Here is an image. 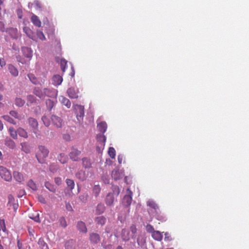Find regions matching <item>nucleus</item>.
<instances>
[{
    "mask_svg": "<svg viewBox=\"0 0 249 249\" xmlns=\"http://www.w3.org/2000/svg\"><path fill=\"white\" fill-rule=\"evenodd\" d=\"M38 151L36 154V157L40 163H44L45 159L48 156L49 149L45 146L39 145L37 147Z\"/></svg>",
    "mask_w": 249,
    "mask_h": 249,
    "instance_id": "obj_1",
    "label": "nucleus"
},
{
    "mask_svg": "<svg viewBox=\"0 0 249 249\" xmlns=\"http://www.w3.org/2000/svg\"><path fill=\"white\" fill-rule=\"evenodd\" d=\"M76 118L79 122L83 120L84 116V107L80 105H74L73 106Z\"/></svg>",
    "mask_w": 249,
    "mask_h": 249,
    "instance_id": "obj_2",
    "label": "nucleus"
},
{
    "mask_svg": "<svg viewBox=\"0 0 249 249\" xmlns=\"http://www.w3.org/2000/svg\"><path fill=\"white\" fill-rule=\"evenodd\" d=\"M132 191L128 188L126 194L124 196L122 200V204L124 207L127 208L130 205L132 200Z\"/></svg>",
    "mask_w": 249,
    "mask_h": 249,
    "instance_id": "obj_3",
    "label": "nucleus"
},
{
    "mask_svg": "<svg viewBox=\"0 0 249 249\" xmlns=\"http://www.w3.org/2000/svg\"><path fill=\"white\" fill-rule=\"evenodd\" d=\"M81 153V151L78 150L77 148L72 146L71 149V151L69 154V156L71 160L74 161L80 160L79 156Z\"/></svg>",
    "mask_w": 249,
    "mask_h": 249,
    "instance_id": "obj_4",
    "label": "nucleus"
},
{
    "mask_svg": "<svg viewBox=\"0 0 249 249\" xmlns=\"http://www.w3.org/2000/svg\"><path fill=\"white\" fill-rule=\"evenodd\" d=\"M51 120L53 125L57 128H60L62 127L64 124L63 119L60 117L53 114L51 116Z\"/></svg>",
    "mask_w": 249,
    "mask_h": 249,
    "instance_id": "obj_5",
    "label": "nucleus"
},
{
    "mask_svg": "<svg viewBox=\"0 0 249 249\" xmlns=\"http://www.w3.org/2000/svg\"><path fill=\"white\" fill-rule=\"evenodd\" d=\"M0 176L2 178L6 181L12 180V177L10 172L3 166H0Z\"/></svg>",
    "mask_w": 249,
    "mask_h": 249,
    "instance_id": "obj_6",
    "label": "nucleus"
},
{
    "mask_svg": "<svg viewBox=\"0 0 249 249\" xmlns=\"http://www.w3.org/2000/svg\"><path fill=\"white\" fill-rule=\"evenodd\" d=\"M117 197L114 196L113 194L108 193L105 198V203L108 206H112L114 205V202L117 201Z\"/></svg>",
    "mask_w": 249,
    "mask_h": 249,
    "instance_id": "obj_7",
    "label": "nucleus"
},
{
    "mask_svg": "<svg viewBox=\"0 0 249 249\" xmlns=\"http://www.w3.org/2000/svg\"><path fill=\"white\" fill-rule=\"evenodd\" d=\"M67 93L70 98L76 99L78 97V89L74 87L69 88Z\"/></svg>",
    "mask_w": 249,
    "mask_h": 249,
    "instance_id": "obj_8",
    "label": "nucleus"
},
{
    "mask_svg": "<svg viewBox=\"0 0 249 249\" xmlns=\"http://www.w3.org/2000/svg\"><path fill=\"white\" fill-rule=\"evenodd\" d=\"M21 51L23 55L26 58L31 59L33 56V51L32 49L28 47H22L21 48Z\"/></svg>",
    "mask_w": 249,
    "mask_h": 249,
    "instance_id": "obj_9",
    "label": "nucleus"
},
{
    "mask_svg": "<svg viewBox=\"0 0 249 249\" xmlns=\"http://www.w3.org/2000/svg\"><path fill=\"white\" fill-rule=\"evenodd\" d=\"M100 236L99 234L92 232L89 234V240L92 244H97L100 241Z\"/></svg>",
    "mask_w": 249,
    "mask_h": 249,
    "instance_id": "obj_10",
    "label": "nucleus"
},
{
    "mask_svg": "<svg viewBox=\"0 0 249 249\" xmlns=\"http://www.w3.org/2000/svg\"><path fill=\"white\" fill-rule=\"evenodd\" d=\"M21 150L26 154H29L31 152L32 147L27 142H23L20 143Z\"/></svg>",
    "mask_w": 249,
    "mask_h": 249,
    "instance_id": "obj_11",
    "label": "nucleus"
},
{
    "mask_svg": "<svg viewBox=\"0 0 249 249\" xmlns=\"http://www.w3.org/2000/svg\"><path fill=\"white\" fill-rule=\"evenodd\" d=\"M57 103L56 99L52 100L50 99H48L46 100V105L47 107V109L51 111L53 108L55 106L56 103Z\"/></svg>",
    "mask_w": 249,
    "mask_h": 249,
    "instance_id": "obj_12",
    "label": "nucleus"
},
{
    "mask_svg": "<svg viewBox=\"0 0 249 249\" xmlns=\"http://www.w3.org/2000/svg\"><path fill=\"white\" fill-rule=\"evenodd\" d=\"M4 144L9 148L13 149L16 147L15 142L9 137H6L4 140Z\"/></svg>",
    "mask_w": 249,
    "mask_h": 249,
    "instance_id": "obj_13",
    "label": "nucleus"
},
{
    "mask_svg": "<svg viewBox=\"0 0 249 249\" xmlns=\"http://www.w3.org/2000/svg\"><path fill=\"white\" fill-rule=\"evenodd\" d=\"M14 178L18 182L21 183L24 180L23 175L18 171L13 172Z\"/></svg>",
    "mask_w": 249,
    "mask_h": 249,
    "instance_id": "obj_14",
    "label": "nucleus"
},
{
    "mask_svg": "<svg viewBox=\"0 0 249 249\" xmlns=\"http://www.w3.org/2000/svg\"><path fill=\"white\" fill-rule=\"evenodd\" d=\"M28 123L30 125V126L34 129L36 130L38 128V122L36 120V119L32 118L30 117L28 119Z\"/></svg>",
    "mask_w": 249,
    "mask_h": 249,
    "instance_id": "obj_15",
    "label": "nucleus"
},
{
    "mask_svg": "<svg viewBox=\"0 0 249 249\" xmlns=\"http://www.w3.org/2000/svg\"><path fill=\"white\" fill-rule=\"evenodd\" d=\"M123 176L122 173L119 170L115 169L112 171L111 177L115 180L120 179Z\"/></svg>",
    "mask_w": 249,
    "mask_h": 249,
    "instance_id": "obj_16",
    "label": "nucleus"
},
{
    "mask_svg": "<svg viewBox=\"0 0 249 249\" xmlns=\"http://www.w3.org/2000/svg\"><path fill=\"white\" fill-rule=\"evenodd\" d=\"M63 81L62 77L59 75H54L52 77V83L57 86L60 85Z\"/></svg>",
    "mask_w": 249,
    "mask_h": 249,
    "instance_id": "obj_17",
    "label": "nucleus"
},
{
    "mask_svg": "<svg viewBox=\"0 0 249 249\" xmlns=\"http://www.w3.org/2000/svg\"><path fill=\"white\" fill-rule=\"evenodd\" d=\"M77 229L80 232L86 233L87 232V228L85 223L81 221H78L76 225Z\"/></svg>",
    "mask_w": 249,
    "mask_h": 249,
    "instance_id": "obj_18",
    "label": "nucleus"
},
{
    "mask_svg": "<svg viewBox=\"0 0 249 249\" xmlns=\"http://www.w3.org/2000/svg\"><path fill=\"white\" fill-rule=\"evenodd\" d=\"M121 237L123 241H128L130 239L129 231L125 229H123L121 231Z\"/></svg>",
    "mask_w": 249,
    "mask_h": 249,
    "instance_id": "obj_19",
    "label": "nucleus"
},
{
    "mask_svg": "<svg viewBox=\"0 0 249 249\" xmlns=\"http://www.w3.org/2000/svg\"><path fill=\"white\" fill-rule=\"evenodd\" d=\"M23 32L26 35L33 40H36V37L34 32L28 27H24L23 29Z\"/></svg>",
    "mask_w": 249,
    "mask_h": 249,
    "instance_id": "obj_20",
    "label": "nucleus"
},
{
    "mask_svg": "<svg viewBox=\"0 0 249 249\" xmlns=\"http://www.w3.org/2000/svg\"><path fill=\"white\" fill-rule=\"evenodd\" d=\"M59 101L62 104L68 108H70L71 107V103L69 99L66 97L61 96L59 97Z\"/></svg>",
    "mask_w": 249,
    "mask_h": 249,
    "instance_id": "obj_21",
    "label": "nucleus"
},
{
    "mask_svg": "<svg viewBox=\"0 0 249 249\" xmlns=\"http://www.w3.org/2000/svg\"><path fill=\"white\" fill-rule=\"evenodd\" d=\"M97 127L101 133L104 134L107 130V124L105 122H101L97 124Z\"/></svg>",
    "mask_w": 249,
    "mask_h": 249,
    "instance_id": "obj_22",
    "label": "nucleus"
},
{
    "mask_svg": "<svg viewBox=\"0 0 249 249\" xmlns=\"http://www.w3.org/2000/svg\"><path fill=\"white\" fill-rule=\"evenodd\" d=\"M57 159L62 164L66 163L69 160L68 156L64 153L59 154L58 155Z\"/></svg>",
    "mask_w": 249,
    "mask_h": 249,
    "instance_id": "obj_23",
    "label": "nucleus"
},
{
    "mask_svg": "<svg viewBox=\"0 0 249 249\" xmlns=\"http://www.w3.org/2000/svg\"><path fill=\"white\" fill-rule=\"evenodd\" d=\"M33 93L39 98H43V90L39 87H35L33 91Z\"/></svg>",
    "mask_w": 249,
    "mask_h": 249,
    "instance_id": "obj_24",
    "label": "nucleus"
},
{
    "mask_svg": "<svg viewBox=\"0 0 249 249\" xmlns=\"http://www.w3.org/2000/svg\"><path fill=\"white\" fill-rule=\"evenodd\" d=\"M32 23L36 27H40L41 26V21L38 17L35 15H33L31 18Z\"/></svg>",
    "mask_w": 249,
    "mask_h": 249,
    "instance_id": "obj_25",
    "label": "nucleus"
},
{
    "mask_svg": "<svg viewBox=\"0 0 249 249\" xmlns=\"http://www.w3.org/2000/svg\"><path fill=\"white\" fill-rule=\"evenodd\" d=\"M107 221L106 218L104 216H100L95 218V221L98 225L103 226L105 224Z\"/></svg>",
    "mask_w": 249,
    "mask_h": 249,
    "instance_id": "obj_26",
    "label": "nucleus"
},
{
    "mask_svg": "<svg viewBox=\"0 0 249 249\" xmlns=\"http://www.w3.org/2000/svg\"><path fill=\"white\" fill-rule=\"evenodd\" d=\"M96 139L98 142L101 143V145L105 146L106 141V137L104 134L100 133L97 135Z\"/></svg>",
    "mask_w": 249,
    "mask_h": 249,
    "instance_id": "obj_27",
    "label": "nucleus"
},
{
    "mask_svg": "<svg viewBox=\"0 0 249 249\" xmlns=\"http://www.w3.org/2000/svg\"><path fill=\"white\" fill-rule=\"evenodd\" d=\"M75 177L81 181H84L86 179V176L85 172L82 170L78 171L75 174Z\"/></svg>",
    "mask_w": 249,
    "mask_h": 249,
    "instance_id": "obj_28",
    "label": "nucleus"
},
{
    "mask_svg": "<svg viewBox=\"0 0 249 249\" xmlns=\"http://www.w3.org/2000/svg\"><path fill=\"white\" fill-rule=\"evenodd\" d=\"M105 210L106 207L105 206L104 204L102 203H100L97 205L96 207V213L97 214H101L104 212Z\"/></svg>",
    "mask_w": 249,
    "mask_h": 249,
    "instance_id": "obj_29",
    "label": "nucleus"
},
{
    "mask_svg": "<svg viewBox=\"0 0 249 249\" xmlns=\"http://www.w3.org/2000/svg\"><path fill=\"white\" fill-rule=\"evenodd\" d=\"M83 166L85 168H89L91 166L90 160L88 158H84L82 159Z\"/></svg>",
    "mask_w": 249,
    "mask_h": 249,
    "instance_id": "obj_30",
    "label": "nucleus"
},
{
    "mask_svg": "<svg viewBox=\"0 0 249 249\" xmlns=\"http://www.w3.org/2000/svg\"><path fill=\"white\" fill-rule=\"evenodd\" d=\"M18 134L20 137L24 138H27L28 137L27 132L22 127H18Z\"/></svg>",
    "mask_w": 249,
    "mask_h": 249,
    "instance_id": "obj_31",
    "label": "nucleus"
},
{
    "mask_svg": "<svg viewBox=\"0 0 249 249\" xmlns=\"http://www.w3.org/2000/svg\"><path fill=\"white\" fill-rule=\"evenodd\" d=\"M9 132L10 136L14 139H18V129L16 130L14 127H10L9 128Z\"/></svg>",
    "mask_w": 249,
    "mask_h": 249,
    "instance_id": "obj_32",
    "label": "nucleus"
},
{
    "mask_svg": "<svg viewBox=\"0 0 249 249\" xmlns=\"http://www.w3.org/2000/svg\"><path fill=\"white\" fill-rule=\"evenodd\" d=\"M27 105H28V103H30V104H33V103H36L37 101H38L36 99V98L33 95L30 94L27 95Z\"/></svg>",
    "mask_w": 249,
    "mask_h": 249,
    "instance_id": "obj_33",
    "label": "nucleus"
},
{
    "mask_svg": "<svg viewBox=\"0 0 249 249\" xmlns=\"http://www.w3.org/2000/svg\"><path fill=\"white\" fill-rule=\"evenodd\" d=\"M152 237L156 240L161 241L162 239V235L161 233L158 231H155L152 234Z\"/></svg>",
    "mask_w": 249,
    "mask_h": 249,
    "instance_id": "obj_34",
    "label": "nucleus"
},
{
    "mask_svg": "<svg viewBox=\"0 0 249 249\" xmlns=\"http://www.w3.org/2000/svg\"><path fill=\"white\" fill-rule=\"evenodd\" d=\"M8 70L11 74L14 76H17L18 75V71L13 65H9L8 66Z\"/></svg>",
    "mask_w": 249,
    "mask_h": 249,
    "instance_id": "obj_35",
    "label": "nucleus"
},
{
    "mask_svg": "<svg viewBox=\"0 0 249 249\" xmlns=\"http://www.w3.org/2000/svg\"><path fill=\"white\" fill-rule=\"evenodd\" d=\"M28 78L30 81L34 85H37L39 83V82L37 79V78L35 76V75L33 73H29L27 75Z\"/></svg>",
    "mask_w": 249,
    "mask_h": 249,
    "instance_id": "obj_36",
    "label": "nucleus"
},
{
    "mask_svg": "<svg viewBox=\"0 0 249 249\" xmlns=\"http://www.w3.org/2000/svg\"><path fill=\"white\" fill-rule=\"evenodd\" d=\"M43 98L45 96H47L48 97H52L54 95V93L53 91L48 88H44L43 89Z\"/></svg>",
    "mask_w": 249,
    "mask_h": 249,
    "instance_id": "obj_37",
    "label": "nucleus"
},
{
    "mask_svg": "<svg viewBox=\"0 0 249 249\" xmlns=\"http://www.w3.org/2000/svg\"><path fill=\"white\" fill-rule=\"evenodd\" d=\"M147 205L151 208L154 209L156 212H157L158 210H159V207L157 204L152 200H148L147 202Z\"/></svg>",
    "mask_w": 249,
    "mask_h": 249,
    "instance_id": "obj_38",
    "label": "nucleus"
},
{
    "mask_svg": "<svg viewBox=\"0 0 249 249\" xmlns=\"http://www.w3.org/2000/svg\"><path fill=\"white\" fill-rule=\"evenodd\" d=\"M88 192H85L79 196V199L82 202L86 203L89 198Z\"/></svg>",
    "mask_w": 249,
    "mask_h": 249,
    "instance_id": "obj_39",
    "label": "nucleus"
},
{
    "mask_svg": "<svg viewBox=\"0 0 249 249\" xmlns=\"http://www.w3.org/2000/svg\"><path fill=\"white\" fill-rule=\"evenodd\" d=\"M45 187L48 189L50 191L52 192H55L56 190V187L55 186L49 182H46L45 183Z\"/></svg>",
    "mask_w": 249,
    "mask_h": 249,
    "instance_id": "obj_40",
    "label": "nucleus"
},
{
    "mask_svg": "<svg viewBox=\"0 0 249 249\" xmlns=\"http://www.w3.org/2000/svg\"><path fill=\"white\" fill-rule=\"evenodd\" d=\"M38 244L42 249H48L47 244L44 242L43 238H40L38 241Z\"/></svg>",
    "mask_w": 249,
    "mask_h": 249,
    "instance_id": "obj_41",
    "label": "nucleus"
},
{
    "mask_svg": "<svg viewBox=\"0 0 249 249\" xmlns=\"http://www.w3.org/2000/svg\"><path fill=\"white\" fill-rule=\"evenodd\" d=\"M112 192V194H114V196L117 197L120 193V189L117 185H112L111 187Z\"/></svg>",
    "mask_w": 249,
    "mask_h": 249,
    "instance_id": "obj_42",
    "label": "nucleus"
},
{
    "mask_svg": "<svg viewBox=\"0 0 249 249\" xmlns=\"http://www.w3.org/2000/svg\"><path fill=\"white\" fill-rule=\"evenodd\" d=\"M27 186L33 191H36L37 188L36 184L32 179H30L27 182Z\"/></svg>",
    "mask_w": 249,
    "mask_h": 249,
    "instance_id": "obj_43",
    "label": "nucleus"
},
{
    "mask_svg": "<svg viewBox=\"0 0 249 249\" xmlns=\"http://www.w3.org/2000/svg\"><path fill=\"white\" fill-rule=\"evenodd\" d=\"M15 104L17 106L21 107L23 106L25 104V101L20 98H16L15 101Z\"/></svg>",
    "mask_w": 249,
    "mask_h": 249,
    "instance_id": "obj_44",
    "label": "nucleus"
},
{
    "mask_svg": "<svg viewBox=\"0 0 249 249\" xmlns=\"http://www.w3.org/2000/svg\"><path fill=\"white\" fill-rule=\"evenodd\" d=\"M66 183L71 191L74 188L75 184L72 179H67L66 180Z\"/></svg>",
    "mask_w": 249,
    "mask_h": 249,
    "instance_id": "obj_45",
    "label": "nucleus"
},
{
    "mask_svg": "<svg viewBox=\"0 0 249 249\" xmlns=\"http://www.w3.org/2000/svg\"><path fill=\"white\" fill-rule=\"evenodd\" d=\"M93 193L94 194L95 197H97L100 194L101 188L98 185H95L93 187Z\"/></svg>",
    "mask_w": 249,
    "mask_h": 249,
    "instance_id": "obj_46",
    "label": "nucleus"
},
{
    "mask_svg": "<svg viewBox=\"0 0 249 249\" xmlns=\"http://www.w3.org/2000/svg\"><path fill=\"white\" fill-rule=\"evenodd\" d=\"M41 120L43 123V124L46 127H49L50 125V121L46 116L43 115L41 118Z\"/></svg>",
    "mask_w": 249,
    "mask_h": 249,
    "instance_id": "obj_47",
    "label": "nucleus"
},
{
    "mask_svg": "<svg viewBox=\"0 0 249 249\" xmlns=\"http://www.w3.org/2000/svg\"><path fill=\"white\" fill-rule=\"evenodd\" d=\"M59 223L60 225L64 228H65L67 226L66 219L63 216H61L59 218Z\"/></svg>",
    "mask_w": 249,
    "mask_h": 249,
    "instance_id": "obj_48",
    "label": "nucleus"
},
{
    "mask_svg": "<svg viewBox=\"0 0 249 249\" xmlns=\"http://www.w3.org/2000/svg\"><path fill=\"white\" fill-rule=\"evenodd\" d=\"M108 153L111 158L114 159L115 158L116 154H115V150L112 147H110L108 149Z\"/></svg>",
    "mask_w": 249,
    "mask_h": 249,
    "instance_id": "obj_49",
    "label": "nucleus"
},
{
    "mask_svg": "<svg viewBox=\"0 0 249 249\" xmlns=\"http://www.w3.org/2000/svg\"><path fill=\"white\" fill-rule=\"evenodd\" d=\"M130 230L132 233L131 238H134L135 237V234L137 232V229L135 225H132L130 227Z\"/></svg>",
    "mask_w": 249,
    "mask_h": 249,
    "instance_id": "obj_50",
    "label": "nucleus"
},
{
    "mask_svg": "<svg viewBox=\"0 0 249 249\" xmlns=\"http://www.w3.org/2000/svg\"><path fill=\"white\" fill-rule=\"evenodd\" d=\"M8 202L7 203V206L11 207V205L15 203V199L12 195H9L8 196Z\"/></svg>",
    "mask_w": 249,
    "mask_h": 249,
    "instance_id": "obj_51",
    "label": "nucleus"
},
{
    "mask_svg": "<svg viewBox=\"0 0 249 249\" xmlns=\"http://www.w3.org/2000/svg\"><path fill=\"white\" fill-rule=\"evenodd\" d=\"M2 118L8 122L12 124H16V122L15 120L12 119L11 117H10L9 115H4L2 116Z\"/></svg>",
    "mask_w": 249,
    "mask_h": 249,
    "instance_id": "obj_52",
    "label": "nucleus"
},
{
    "mask_svg": "<svg viewBox=\"0 0 249 249\" xmlns=\"http://www.w3.org/2000/svg\"><path fill=\"white\" fill-rule=\"evenodd\" d=\"M36 35H37L38 38H39L40 40H46V37H45L43 33L41 31L37 30L36 31Z\"/></svg>",
    "mask_w": 249,
    "mask_h": 249,
    "instance_id": "obj_53",
    "label": "nucleus"
},
{
    "mask_svg": "<svg viewBox=\"0 0 249 249\" xmlns=\"http://www.w3.org/2000/svg\"><path fill=\"white\" fill-rule=\"evenodd\" d=\"M102 179L105 184H108L110 182V178L108 175H104L102 177Z\"/></svg>",
    "mask_w": 249,
    "mask_h": 249,
    "instance_id": "obj_54",
    "label": "nucleus"
},
{
    "mask_svg": "<svg viewBox=\"0 0 249 249\" xmlns=\"http://www.w3.org/2000/svg\"><path fill=\"white\" fill-rule=\"evenodd\" d=\"M146 230L148 232L152 233V234L153 233V232H154L155 231L154 230L153 227L152 225H151L150 224H147L146 225Z\"/></svg>",
    "mask_w": 249,
    "mask_h": 249,
    "instance_id": "obj_55",
    "label": "nucleus"
},
{
    "mask_svg": "<svg viewBox=\"0 0 249 249\" xmlns=\"http://www.w3.org/2000/svg\"><path fill=\"white\" fill-rule=\"evenodd\" d=\"M66 65H67V61H66L65 59L61 60V68L63 71H65Z\"/></svg>",
    "mask_w": 249,
    "mask_h": 249,
    "instance_id": "obj_56",
    "label": "nucleus"
},
{
    "mask_svg": "<svg viewBox=\"0 0 249 249\" xmlns=\"http://www.w3.org/2000/svg\"><path fill=\"white\" fill-rule=\"evenodd\" d=\"M38 200L42 204H46V201L45 199V198L42 196V195H38Z\"/></svg>",
    "mask_w": 249,
    "mask_h": 249,
    "instance_id": "obj_57",
    "label": "nucleus"
},
{
    "mask_svg": "<svg viewBox=\"0 0 249 249\" xmlns=\"http://www.w3.org/2000/svg\"><path fill=\"white\" fill-rule=\"evenodd\" d=\"M10 114L12 116H13L17 119L18 118V117H19V115H18V113H17V112H16V111H14V110L10 111Z\"/></svg>",
    "mask_w": 249,
    "mask_h": 249,
    "instance_id": "obj_58",
    "label": "nucleus"
},
{
    "mask_svg": "<svg viewBox=\"0 0 249 249\" xmlns=\"http://www.w3.org/2000/svg\"><path fill=\"white\" fill-rule=\"evenodd\" d=\"M0 31L2 32H7L5 29L4 24L2 21H0Z\"/></svg>",
    "mask_w": 249,
    "mask_h": 249,
    "instance_id": "obj_59",
    "label": "nucleus"
},
{
    "mask_svg": "<svg viewBox=\"0 0 249 249\" xmlns=\"http://www.w3.org/2000/svg\"><path fill=\"white\" fill-rule=\"evenodd\" d=\"M30 218L33 220H34L35 221L37 222H40V219H39V214H37V215L35 216H30Z\"/></svg>",
    "mask_w": 249,
    "mask_h": 249,
    "instance_id": "obj_60",
    "label": "nucleus"
},
{
    "mask_svg": "<svg viewBox=\"0 0 249 249\" xmlns=\"http://www.w3.org/2000/svg\"><path fill=\"white\" fill-rule=\"evenodd\" d=\"M34 3L37 8L40 9L41 8V4L38 0H35L34 1Z\"/></svg>",
    "mask_w": 249,
    "mask_h": 249,
    "instance_id": "obj_61",
    "label": "nucleus"
},
{
    "mask_svg": "<svg viewBox=\"0 0 249 249\" xmlns=\"http://www.w3.org/2000/svg\"><path fill=\"white\" fill-rule=\"evenodd\" d=\"M123 159H124V156L123 155L120 154L118 156V161L120 164H121L122 163Z\"/></svg>",
    "mask_w": 249,
    "mask_h": 249,
    "instance_id": "obj_62",
    "label": "nucleus"
},
{
    "mask_svg": "<svg viewBox=\"0 0 249 249\" xmlns=\"http://www.w3.org/2000/svg\"><path fill=\"white\" fill-rule=\"evenodd\" d=\"M66 209L69 211H72V207L69 203L66 204Z\"/></svg>",
    "mask_w": 249,
    "mask_h": 249,
    "instance_id": "obj_63",
    "label": "nucleus"
},
{
    "mask_svg": "<svg viewBox=\"0 0 249 249\" xmlns=\"http://www.w3.org/2000/svg\"><path fill=\"white\" fill-rule=\"evenodd\" d=\"M65 248L66 249H72V247L70 245V242H68L65 244Z\"/></svg>",
    "mask_w": 249,
    "mask_h": 249,
    "instance_id": "obj_64",
    "label": "nucleus"
}]
</instances>
